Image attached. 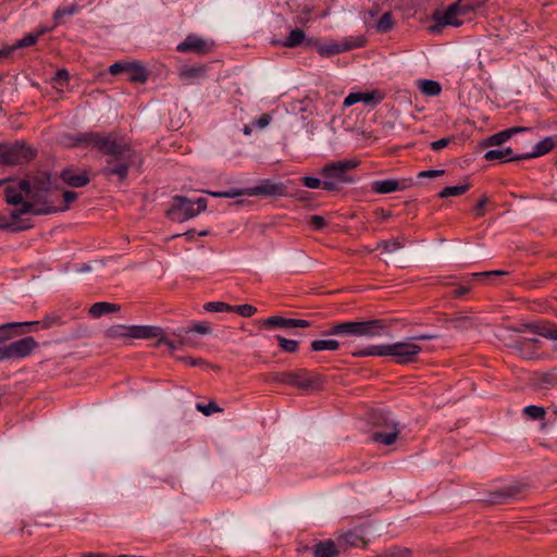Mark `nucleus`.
<instances>
[{"label": "nucleus", "instance_id": "1", "mask_svg": "<svg viewBox=\"0 0 557 557\" xmlns=\"http://www.w3.org/2000/svg\"><path fill=\"white\" fill-rule=\"evenodd\" d=\"M78 141L86 143L108 156L107 165L101 171L104 176L116 175L120 182L126 180L134 161V151L127 141L114 134L98 133L86 134Z\"/></svg>", "mask_w": 557, "mask_h": 557}, {"label": "nucleus", "instance_id": "2", "mask_svg": "<svg viewBox=\"0 0 557 557\" xmlns=\"http://www.w3.org/2000/svg\"><path fill=\"white\" fill-rule=\"evenodd\" d=\"M28 183L27 200L22 207L12 210L11 219L17 221L22 214L36 215L51 214L57 202L58 188L53 187L51 175L48 172H38L24 177Z\"/></svg>", "mask_w": 557, "mask_h": 557}, {"label": "nucleus", "instance_id": "3", "mask_svg": "<svg viewBox=\"0 0 557 557\" xmlns=\"http://www.w3.org/2000/svg\"><path fill=\"white\" fill-rule=\"evenodd\" d=\"M421 350L422 347L413 343L411 339L392 344L372 345L366 349L354 351L352 356L392 357L398 364H408L418 360V356Z\"/></svg>", "mask_w": 557, "mask_h": 557}, {"label": "nucleus", "instance_id": "4", "mask_svg": "<svg viewBox=\"0 0 557 557\" xmlns=\"http://www.w3.org/2000/svg\"><path fill=\"white\" fill-rule=\"evenodd\" d=\"M368 421L379 430L372 434L375 443L389 446L393 445L399 435V423L391 413L382 410H372L368 414Z\"/></svg>", "mask_w": 557, "mask_h": 557}, {"label": "nucleus", "instance_id": "5", "mask_svg": "<svg viewBox=\"0 0 557 557\" xmlns=\"http://www.w3.org/2000/svg\"><path fill=\"white\" fill-rule=\"evenodd\" d=\"M277 381L304 392H314L323 389L325 377L322 374L301 369L294 372H283Z\"/></svg>", "mask_w": 557, "mask_h": 557}, {"label": "nucleus", "instance_id": "6", "mask_svg": "<svg viewBox=\"0 0 557 557\" xmlns=\"http://www.w3.org/2000/svg\"><path fill=\"white\" fill-rule=\"evenodd\" d=\"M207 209V199L198 198L195 202L184 196H175L173 205L166 215L175 222H183L195 218Z\"/></svg>", "mask_w": 557, "mask_h": 557}, {"label": "nucleus", "instance_id": "7", "mask_svg": "<svg viewBox=\"0 0 557 557\" xmlns=\"http://www.w3.org/2000/svg\"><path fill=\"white\" fill-rule=\"evenodd\" d=\"M36 150L25 141L14 144H0V164L17 165L32 161Z\"/></svg>", "mask_w": 557, "mask_h": 557}, {"label": "nucleus", "instance_id": "8", "mask_svg": "<svg viewBox=\"0 0 557 557\" xmlns=\"http://www.w3.org/2000/svg\"><path fill=\"white\" fill-rule=\"evenodd\" d=\"M214 197H225L233 198L239 195H248V196H264V197H273V196H285L286 187L283 183H274L269 180L260 182L258 185L253 187H249L244 191H225V193H209Z\"/></svg>", "mask_w": 557, "mask_h": 557}, {"label": "nucleus", "instance_id": "9", "mask_svg": "<svg viewBox=\"0 0 557 557\" xmlns=\"http://www.w3.org/2000/svg\"><path fill=\"white\" fill-rule=\"evenodd\" d=\"M519 333H531L549 339H557V329L553 327L550 322H541L536 324H521L517 327H506L499 333L502 341L515 339Z\"/></svg>", "mask_w": 557, "mask_h": 557}, {"label": "nucleus", "instance_id": "10", "mask_svg": "<svg viewBox=\"0 0 557 557\" xmlns=\"http://www.w3.org/2000/svg\"><path fill=\"white\" fill-rule=\"evenodd\" d=\"M323 189L338 190L348 181V161H339L325 165L321 170Z\"/></svg>", "mask_w": 557, "mask_h": 557}, {"label": "nucleus", "instance_id": "11", "mask_svg": "<svg viewBox=\"0 0 557 557\" xmlns=\"http://www.w3.org/2000/svg\"><path fill=\"white\" fill-rule=\"evenodd\" d=\"M527 333H519L515 339L504 341L507 346L516 349L524 359H535L541 342L536 337L525 336Z\"/></svg>", "mask_w": 557, "mask_h": 557}, {"label": "nucleus", "instance_id": "12", "mask_svg": "<svg viewBox=\"0 0 557 557\" xmlns=\"http://www.w3.org/2000/svg\"><path fill=\"white\" fill-rule=\"evenodd\" d=\"M27 187L28 183L23 180L20 181H10V183L4 187V199L7 203L12 206L22 207L27 200Z\"/></svg>", "mask_w": 557, "mask_h": 557}, {"label": "nucleus", "instance_id": "13", "mask_svg": "<svg viewBox=\"0 0 557 557\" xmlns=\"http://www.w3.org/2000/svg\"><path fill=\"white\" fill-rule=\"evenodd\" d=\"M465 13L466 11L463 8L460 7L459 2H456L449 5L444 13L435 11L433 13V20L436 21L440 26L458 27L462 24V22L459 20V16L463 15Z\"/></svg>", "mask_w": 557, "mask_h": 557}, {"label": "nucleus", "instance_id": "14", "mask_svg": "<svg viewBox=\"0 0 557 557\" xmlns=\"http://www.w3.org/2000/svg\"><path fill=\"white\" fill-rule=\"evenodd\" d=\"M369 520L357 523L355 518L350 519V547H366L369 542Z\"/></svg>", "mask_w": 557, "mask_h": 557}, {"label": "nucleus", "instance_id": "15", "mask_svg": "<svg viewBox=\"0 0 557 557\" xmlns=\"http://www.w3.org/2000/svg\"><path fill=\"white\" fill-rule=\"evenodd\" d=\"M383 327L381 320L350 322V335L374 337L381 335Z\"/></svg>", "mask_w": 557, "mask_h": 557}, {"label": "nucleus", "instance_id": "16", "mask_svg": "<svg viewBox=\"0 0 557 557\" xmlns=\"http://www.w3.org/2000/svg\"><path fill=\"white\" fill-rule=\"evenodd\" d=\"M405 188H407L405 181L400 182L394 178L374 181L372 183V189L377 194H391Z\"/></svg>", "mask_w": 557, "mask_h": 557}, {"label": "nucleus", "instance_id": "17", "mask_svg": "<svg viewBox=\"0 0 557 557\" xmlns=\"http://www.w3.org/2000/svg\"><path fill=\"white\" fill-rule=\"evenodd\" d=\"M163 334V331L159 326L152 325H134L131 326V338H159Z\"/></svg>", "mask_w": 557, "mask_h": 557}, {"label": "nucleus", "instance_id": "18", "mask_svg": "<svg viewBox=\"0 0 557 557\" xmlns=\"http://www.w3.org/2000/svg\"><path fill=\"white\" fill-rule=\"evenodd\" d=\"M381 100L382 97L377 90L350 92V106L363 102L366 106L373 108Z\"/></svg>", "mask_w": 557, "mask_h": 557}, {"label": "nucleus", "instance_id": "19", "mask_svg": "<svg viewBox=\"0 0 557 557\" xmlns=\"http://www.w3.org/2000/svg\"><path fill=\"white\" fill-rule=\"evenodd\" d=\"M177 50L181 52H196V53H206L208 52L207 42L197 37V36H188L183 42L177 46Z\"/></svg>", "mask_w": 557, "mask_h": 557}, {"label": "nucleus", "instance_id": "20", "mask_svg": "<svg viewBox=\"0 0 557 557\" xmlns=\"http://www.w3.org/2000/svg\"><path fill=\"white\" fill-rule=\"evenodd\" d=\"M553 149H554L553 139L550 136H548V137H545L544 139H542L541 141H539L534 146V148L531 152L522 153L518 158L524 159V160L539 158V157H542V156L550 152Z\"/></svg>", "mask_w": 557, "mask_h": 557}, {"label": "nucleus", "instance_id": "21", "mask_svg": "<svg viewBox=\"0 0 557 557\" xmlns=\"http://www.w3.org/2000/svg\"><path fill=\"white\" fill-rule=\"evenodd\" d=\"M520 154H513L512 149L509 147L492 149L484 153V158L487 161H493V160L517 161V160H521L520 158H518Z\"/></svg>", "mask_w": 557, "mask_h": 557}, {"label": "nucleus", "instance_id": "22", "mask_svg": "<svg viewBox=\"0 0 557 557\" xmlns=\"http://www.w3.org/2000/svg\"><path fill=\"white\" fill-rule=\"evenodd\" d=\"M338 554L339 549L331 540L320 542L313 547L314 557H337Z\"/></svg>", "mask_w": 557, "mask_h": 557}, {"label": "nucleus", "instance_id": "23", "mask_svg": "<svg viewBox=\"0 0 557 557\" xmlns=\"http://www.w3.org/2000/svg\"><path fill=\"white\" fill-rule=\"evenodd\" d=\"M61 178L72 187H83L89 183L87 174H74L73 171L69 169L62 171Z\"/></svg>", "mask_w": 557, "mask_h": 557}, {"label": "nucleus", "instance_id": "24", "mask_svg": "<svg viewBox=\"0 0 557 557\" xmlns=\"http://www.w3.org/2000/svg\"><path fill=\"white\" fill-rule=\"evenodd\" d=\"M525 127H512L509 129L502 131L499 133H496L492 136H490L486 139V145L488 146H500L505 141H507L513 134H517L519 132L527 131Z\"/></svg>", "mask_w": 557, "mask_h": 557}, {"label": "nucleus", "instance_id": "25", "mask_svg": "<svg viewBox=\"0 0 557 557\" xmlns=\"http://www.w3.org/2000/svg\"><path fill=\"white\" fill-rule=\"evenodd\" d=\"M125 74L132 83H145L148 77L144 66L137 62L128 63Z\"/></svg>", "mask_w": 557, "mask_h": 557}, {"label": "nucleus", "instance_id": "26", "mask_svg": "<svg viewBox=\"0 0 557 557\" xmlns=\"http://www.w3.org/2000/svg\"><path fill=\"white\" fill-rule=\"evenodd\" d=\"M120 309H121L120 306L116 304L100 301V302L94 304L89 308V314L92 318H100L101 315L107 314V313L117 312V311H120Z\"/></svg>", "mask_w": 557, "mask_h": 557}, {"label": "nucleus", "instance_id": "27", "mask_svg": "<svg viewBox=\"0 0 557 557\" xmlns=\"http://www.w3.org/2000/svg\"><path fill=\"white\" fill-rule=\"evenodd\" d=\"M207 72V69L205 65H197V66H183L180 70V77L185 81H191L199 77H202Z\"/></svg>", "mask_w": 557, "mask_h": 557}, {"label": "nucleus", "instance_id": "28", "mask_svg": "<svg viewBox=\"0 0 557 557\" xmlns=\"http://www.w3.org/2000/svg\"><path fill=\"white\" fill-rule=\"evenodd\" d=\"M104 336L110 339L131 338V326L116 324L104 331Z\"/></svg>", "mask_w": 557, "mask_h": 557}, {"label": "nucleus", "instance_id": "29", "mask_svg": "<svg viewBox=\"0 0 557 557\" xmlns=\"http://www.w3.org/2000/svg\"><path fill=\"white\" fill-rule=\"evenodd\" d=\"M418 84L421 92L426 96L434 97L440 95L442 91L440 83L432 79H421L418 82Z\"/></svg>", "mask_w": 557, "mask_h": 557}, {"label": "nucleus", "instance_id": "30", "mask_svg": "<svg viewBox=\"0 0 557 557\" xmlns=\"http://www.w3.org/2000/svg\"><path fill=\"white\" fill-rule=\"evenodd\" d=\"M306 39L304 30L296 28L293 29L286 39L282 42V46L287 48H294L301 45Z\"/></svg>", "mask_w": 557, "mask_h": 557}, {"label": "nucleus", "instance_id": "31", "mask_svg": "<svg viewBox=\"0 0 557 557\" xmlns=\"http://www.w3.org/2000/svg\"><path fill=\"white\" fill-rule=\"evenodd\" d=\"M403 247L404 243L399 238H394L380 243L377 249H381L382 253L392 255L399 251Z\"/></svg>", "mask_w": 557, "mask_h": 557}, {"label": "nucleus", "instance_id": "32", "mask_svg": "<svg viewBox=\"0 0 557 557\" xmlns=\"http://www.w3.org/2000/svg\"><path fill=\"white\" fill-rule=\"evenodd\" d=\"M347 48H348L347 42H344L341 45L332 42V44L320 46L318 49V52L322 57H330V55L339 53L342 51H345Z\"/></svg>", "mask_w": 557, "mask_h": 557}, {"label": "nucleus", "instance_id": "33", "mask_svg": "<svg viewBox=\"0 0 557 557\" xmlns=\"http://www.w3.org/2000/svg\"><path fill=\"white\" fill-rule=\"evenodd\" d=\"M293 319L283 318L280 315H273L263 321V326L265 327H284L292 329Z\"/></svg>", "mask_w": 557, "mask_h": 557}, {"label": "nucleus", "instance_id": "34", "mask_svg": "<svg viewBox=\"0 0 557 557\" xmlns=\"http://www.w3.org/2000/svg\"><path fill=\"white\" fill-rule=\"evenodd\" d=\"M47 29H40L36 34H27L25 37H23L21 40H18L16 44L12 45L15 50L34 46L40 36H42Z\"/></svg>", "mask_w": 557, "mask_h": 557}, {"label": "nucleus", "instance_id": "35", "mask_svg": "<svg viewBox=\"0 0 557 557\" xmlns=\"http://www.w3.org/2000/svg\"><path fill=\"white\" fill-rule=\"evenodd\" d=\"M61 197H62V205L57 206L54 203L55 210L52 213L64 212V211L69 210L70 205L76 200L77 193L72 191V190H64L62 193Z\"/></svg>", "mask_w": 557, "mask_h": 557}, {"label": "nucleus", "instance_id": "36", "mask_svg": "<svg viewBox=\"0 0 557 557\" xmlns=\"http://www.w3.org/2000/svg\"><path fill=\"white\" fill-rule=\"evenodd\" d=\"M339 346V342L335 339H319L311 343V348L315 351L336 350Z\"/></svg>", "mask_w": 557, "mask_h": 557}, {"label": "nucleus", "instance_id": "37", "mask_svg": "<svg viewBox=\"0 0 557 557\" xmlns=\"http://www.w3.org/2000/svg\"><path fill=\"white\" fill-rule=\"evenodd\" d=\"M469 189L468 184L457 185V186H448L442 189L440 193L441 198L455 197L465 194Z\"/></svg>", "mask_w": 557, "mask_h": 557}, {"label": "nucleus", "instance_id": "38", "mask_svg": "<svg viewBox=\"0 0 557 557\" xmlns=\"http://www.w3.org/2000/svg\"><path fill=\"white\" fill-rule=\"evenodd\" d=\"M394 26V20L389 12L384 13L376 22V29L381 33L391 30Z\"/></svg>", "mask_w": 557, "mask_h": 557}, {"label": "nucleus", "instance_id": "39", "mask_svg": "<svg viewBox=\"0 0 557 557\" xmlns=\"http://www.w3.org/2000/svg\"><path fill=\"white\" fill-rule=\"evenodd\" d=\"M523 413L532 420H539L545 417L546 411L544 407L530 405L523 408Z\"/></svg>", "mask_w": 557, "mask_h": 557}, {"label": "nucleus", "instance_id": "40", "mask_svg": "<svg viewBox=\"0 0 557 557\" xmlns=\"http://www.w3.org/2000/svg\"><path fill=\"white\" fill-rule=\"evenodd\" d=\"M205 310L211 311V312H232L233 306L227 305L223 301H211L207 302L203 306Z\"/></svg>", "mask_w": 557, "mask_h": 557}, {"label": "nucleus", "instance_id": "41", "mask_svg": "<svg viewBox=\"0 0 557 557\" xmlns=\"http://www.w3.org/2000/svg\"><path fill=\"white\" fill-rule=\"evenodd\" d=\"M516 493V490L512 487L495 491L492 493L491 502L492 503H504L507 498L512 497Z\"/></svg>", "mask_w": 557, "mask_h": 557}, {"label": "nucleus", "instance_id": "42", "mask_svg": "<svg viewBox=\"0 0 557 557\" xmlns=\"http://www.w3.org/2000/svg\"><path fill=\"white\" fill-rule=\"evenodd\" d=\"M196 409L205 416H210L214 412L223 411V409L214 400H210L207 405L197 404Z\"/></svg>", "mask_w": 557, "mask_h": 557}, {"label": "nucleus", "instance_id": "43", "mask_svg": "<svg viewBox=\"0 0 557 557\" xmlns=\"http://www.w3.org/2000/svg\"><path fill=\"white\" fill-rule=\"evenodd\" d=\"M281 348L287 352H295L298 349L299 343L294 339H286L282 336H277Z\"/></svg>", "mask_w": 557, "mask_h": 557}, {"label": "nucleus", "instance_id": "44", "mask_svg": "<svg viewBox=\"0 0 557 557\" xmlns=\"http://www.w3.org/2000/svg\"><path fill=\"white\" fill-rule=\"evenodd\" d=\"M233 311L240 314L242 317L248 318L256 313L257 308L251 305L245 304L239 306H233Z\"/></svg>", "mask_w": 557, "mask_h": 557}, {"label": "nucleus", "instance_id": "45", "mask_svg": "<svg viewBox=\"0 0 557 557\" xmlns=\"http://www.w3.org/2000/svg\"><path fill=\"white\" fill-rule=\"evenodd\" d=\"M30 225H16L9 223L5 218L0 216V230H10L11 232H20L29 228Z\"/></svg>", "mask_w": 557, "mask_h": 557}, {"label": "nucleus", "instance_id": "46", "mask_svg": "<svg viewBox=\"0 0 557 557\" xmlns=\"http://www.w3.org/2000/svg\"><path fill=\"white\" fill-rule=\"evenodd\" d=\"M301 182L304 184V186L308 187V188H319V187H323V178L320 180V178H317V177H312V176H304L301 178Z\"/></svg>", "mask_w": 557, "mask_h": 557}, {"label": "nucleus", "instance_id": "47", "mask_svg": "<svg viewBox=\"0 0 557 557\" xmlns=\"http://www.w3.org/2000/svg\"><path fill=\"white\" fill-rule=\"evenodd\" d=\"M158 344H165L171 350H175L176 348L181 347L183 345V342H173L166 339L163 334L159 337Z\"/></svg>", "mask_w": 557, "mask_h": 557}, {"label": "nucleus", "instance_id": "48", "mask_svg": "<svg viewBox=\"0 0 557 557\" xmlns=\"http://www.w3.org/2000/svg\"><path fill=\"white\" fill-rule=\"evenodd\" d=\"M506 274L505 271L502 270H495V271H487V272H480V273H472L471 276L473 278L478 277H488V276H499Z\"/></svg>", "mask_w": 557, "mask_h": 557}, {"label": "nucleus", "instance_id": "49", "mask_svg": "<svg viewBox=\"0 0 557 557\" xmlns=\"http://www.w3.org/2000/svg\"><path fill=\"white\" fill-rule=\"evenodd\" d=\"M128 63H114L110 66L109 71L112 75H117L120 73H125Z\"/></svg>", "mask_w": 557, "mask_h": 557}, {"label": "nucleus", "instance_id": "50", "mask_svg": "<svg viewBox=\"0 0 557 557\" xmlns=\"http://www.w3.org/2000/svg\"><path fill=\"white\" fill-rule=\"evenodd\" d=\"M310 224L317 228V230H321L325 226V220L324 218L320 216V215H312L310 218Z\"/></svg>", "mask_w": 557, "mask_h": 557}, {"label": "nucleus", "instance_id": "51", "mask_svg": "<svg viewBox=\"0 0 557 557\" xmlns=\"http://www.w3.org/2000/svg\"><path fill=\"white\" fill-rule=\"evenodd\" d=\"M445 173L444 170H428V171H422L419 173V177H429V178H432V177H437V176H441Z\"/></svg>", "mask_w": 557, "mask_h": 557}, {"label": "nucleus", "instance_id": "52", "mask_svg": "<svg viewBox=\"0 0 557 557\" xmlns=\"http://www.w3.org/2000/svg\"><path fill=\"white\" fill-rule=\"evenodd\" d=\"M450 143V138H442L431 144L433 150L438 151L445 148Z\"/></svg>", "mask_w": 557, "mask_h": 557}, {"label": "nucleus", "instance_id": "53", "mask_svg": "<svg viewBox=\"0 0 557 557\" xmlns=\"http://www.w3.org/2000/svg\"><path fill=\"white\" fill-rule=\"evenodd\" d=\"M14 51H15V49L13 48V46H9L3 49H0V61L11 59Z\"/></svg>", "mask_w": 557, "mask_h": 557}, {"label": "nucleus", "instance_id": "54", "mask_svg": "<svg viewBox=\"0 0 557 557\" xmlns=\"http://www.w3.org/2000/svg\"><path fill=\"white\" fill-rule=\"evenodd\" d=\"M454 322H455V326L458 329L467 327L468 325L471 324L469 317H459Z\"/></svg>", "mask_w": 557, "mask_h": 557}, {"label": "nucleus", "instance_id": "55", "mask_svg": "<svg viewBox=\"0 0 557 557\" xmlns=\"http://www.w3.org/2000/svg\"><path fill=\"white\" fill-rule=\"evenodd\" d=\"M488 199L486 196H483L476 203V208H475V214L478 216H481L483 214V208L485 207V205L487 203Z\"/></svg>", "mask_w": 557, "mask_h": 557}, {"label": "nucleus", "instance_id": "56", "mask_svg": "<svg viewBox=\"0 0 557 557\" xmlns=\"http://www.w3.org/2000/svg\"><path fill=\"white\" fill-rule=\"evenodd\" d=\"M366 42L364 37L358 36L356 38H350V49L362 47Z\"/></svg>", "mask_w": 557, "mask_h": 557}, {"label": "nucleus", "instance_id": "57", "mask_svg": "<svg viewBox=\"0 0 557 557\" xmlns=\"http://www.w3.org/2000/svg\"><path fill=\"white\" fill-rule=\"evenodd\" d=\"M271 121V117L269 114L264 113L262 114L258 120H257V125L260 127V128H263L265 126L269 125Z\"/></svg>", "mask_w": 557, "mask_h": 557}, {"label": "nucleus", "instance_id": "58", "mask_svg": "<svg viewBox=\"0 0 557 557\" xmlns=\"http://www.w3.org/2000/svg\"><path fill=\"white\" fill-rule=\"evenodd\" d=\"M348 332V322L341 323L334 326L331 331V334L344 333Z\"/></svg>", "mask_w": 557, "mask_h": 557}, {"label": "nucleus", "instance_id": "59", "mask_svg": "<svg viewBox=\"0 0 557 557\" xmlns=\"http://www.w3.org/2000/svg\"><path fill=\"white\" fill-rule=\"evenodd\" d=\"M309 326H310V322L307 321V320L293 319L292 329H294V327H309Z\"/></svg>", "mask_w": 557, "mask_h": 557}, {"label": "nucleus", "instance_id": "60", "mask_svg": "<svg viewBox=\"0 0 557 557\" xmlns=\"http://www.w3.org/2000/svg\"><path fill=\"white\" fill-rule=\"evenodd\" d=\"M193 331L200 333V334H208L211 332V329H210V326L205 325V324H196L193 327Z\"/></svg>", "mask_w": 557, "mask_h": 557}, {"label": "nucleus", "instance_id": "61", "mask_svg": "<svg viewBox=\"0 0 557 557\" xmlns=\"http://www.w3.org/2000/svg\"><path fill=\"white\" fill-rule=\"evenodd\" d=\"M54 79L67 82L69 81L67 71L64 69L58 70L55 73Z\"/></svg>", "mask_w": 557, "mask_h": 557}, {"label": "nucleus", "instance_id": "62", "mask_svg": "<svg viewBox=\"0 0 557 557\" xmlns=\"http://www.w3.org/2000/svg\"><path fill=\"white\" fill-rule=\"evenodd\" d=\"M74 12V9L73 8H70V9H59L55 13H54V20L55 21H59L63 15L65 14H72Z\"/></svg>", "mask_w": 557, "mask_h": 557}, {"label": "nucleus", "instance_id": "63", "mask_svg": "<svg viewBox=\"0 0 557 557\" xmlns=\"http://www.w3.org/2000/svg\"><path fill=\"white\" fill-rule=\"evenodd\" d=\"M35 323L36 322H30V324H35ZM22 325H29V323H8L5 325L0 326V332H4L5 330L11 329V327H20Z\"/></svg>", "mask_w": 557, "mask_h": 557}, {"label": "nucleus", "instance_id": "64", "mask_svg": "<svg viewBox=\"0 0 557 557\" xmlns=\"http://www.w3.org/2000/svg\"><path fill=\"white\" fill-rule=\"evenodd\" d=\"M437 337H438L437 334H421V335L412 337L411 339L412 341L413 339H416V341H418V339H420V341H428V339H435Z\"/></svg>", "mask_w": 557, "mask_h": 557}]
</instances>
